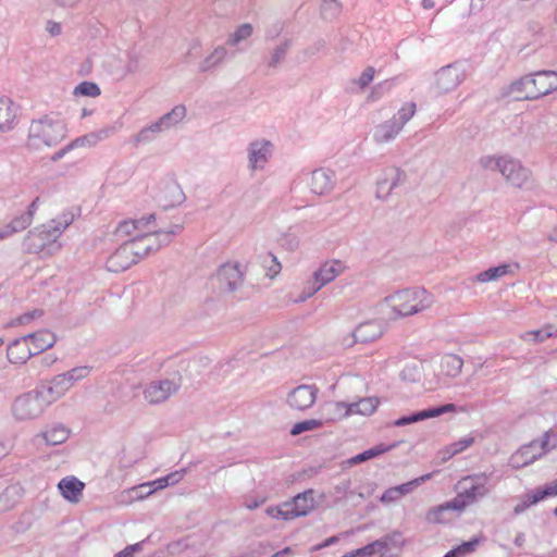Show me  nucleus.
<instances>
[{
    "label": "nucleus",
    "instance_id": "f257e3e1",
    "mask_svg": "<svg viewBox=\"0 0 557 557\" xmlns=\"http://www.w3.org/2000/svg\"><path fill=\"white\" fill-rule=\"evenodd\" d=\"M74 220V212L66 210L30 230L23 240L24 250L28 253H41L45 257L55 255L62 249L60 237Z\"/></svg>",
    "mask_w": 557,
    "mask_h": 557
},
{
    "label": "nucleus",
    "instance_id": "f03ea898",
    "mask_svg": "<svg viewBox=\"0 0 557 557\" xmlns=\"http://www.w3.org/2000/svg\"><path fill=\"white\" fill-rule=\"evenodd\" d=\"M67 134L65 122L55 114H47L30 122L26 147L38 151L61 143Z\"/></svg>",
    "mask_w": 557,
    "mask_h": 557
},
{
    "label": "nucleus",
    "instance_id": "7ed1b4c3",
    "mask_svg": "<svg viewBox=\"0 0 557 557\" xmlns=\"http://www.w3.org/2000/svg\"><path fill=\"white\" fill-rule=\"evenodd\" d=\"M384 301L395 317L405 318L428 310L434 298L424 288H406L386 296Z\"/></svg>",
    "mask_w": 557,
    "mask_h": 557
},
{
    "label": "nucleus",
    "instance_id": "20e7f679",
    "mask_svg": "<svg viewBox=\"0 0 557 557\" xmlns=\"http://www.w3.org/2000/svg\"><path fill=\"white\" fill-rule=\"evenodd\" d=\"M490 473L480 472L465 475L457 482V495L453 498V505L458 507V513L490 494Z\"/></svg>",
    "mask_w": 557,
    "mask_h": 557
},
{
    "label": "nucleus",
    "instance_id": "39448f33",
    "mask_svg": "<svg viewBox=\"0 0 557 557\" xmlns=\"http://www.w3.org/2000/svg\"><path fill=\"white\" fill-rule=\"evenodd\" d=\"M49 406L51 400H47L45 391L36 388L15 397L11 405V413L16 421H32L40 418Z\"/></svg>",
    "mask_w": 557,
    "mask_h": 557
},
{
    "label": "nucleus",
    "instance_id": "423d86ee",
    "mask_svg": "<svg viewBox=\"0 0 557 557\" xmlns=\"http://www.w3.org/2000/svg\"><path fill=\"white\" fill-rule=\"evenodd\" d=\"M556 445L557 437L550 432H545L541 440L532 441L512 454L509 459V465L515 469L529 466L547 451L555 448Z\"/></svg>",
    "mask_w": 557,
    "mask_h": 557
},
{
    "label": "nucleus",
    "instance_id": "0eeeda50",
    "mask_svg": "<svg viewBox=\"0 0 557 557\" xmlns=\"http://www.w3.org/2000/svg\"><path fill=\"white\" fill-rule=\"evenodd\" d=\"M314 508L313 491L308 490L296 495L292 500L278 506H270L265 512L273 519L292 520L308 515Z\"/></svg>",
    "mask_w": 557,
    "mask_h": 557
},
{
    "label": "nucleus",
    "instance_id": "6e6552de",
    "mask_svg": "<svg viewBox=\"0 0 557 557\" xmlns=\"http://www.w3.org/2000/svg\"><path fill=\"white\" fill-rule=\"evenodd\" d=\"M182 382V375L178 372L151 381L144 387V399L152 406L163 404L180 391Z\"/></svg>",
    "mask_w": 557,
    "mask_h": 557
},
{
    "label": "nucleus",
    "instance_id": "1a4fd4ad",
    "mask_svg": "<svg viewBox=\"0 0 557 557\" xmlns=\"http://www.w3.org/2000/svg\"><path fill=\"white\" fill-rule=\"evenodd\" d=\"M467 75V65L465 63H450L442 66L434 73L432 88L438 95L451 92L466 81Z\"/></svg>",
    "mask_w": 557,
    "mask_h": 557
},
{
    "label": "nucleus",
    "instance_id": "9d476101",
    "mask_svg": "<svg viewBox=\"0 0 557 557\" xmlns=\"http://www.w3.org/2000/svg\"><path fill=\"white\" fill-rule=\"evenodd\" d=\"M498 172L505 182L515 188L522 189L533 185L532 171L511 156L503 154Z\"/></svg>",
    "mask_w": 557,
    "mask_h": 557
},
{
    "label": "nucleus",
    "instance_id": "9b49d317",
    "mask_svg": "<svg viewBox=\"0 0 557 557\" xmlns=\"http://www.w3.org/2000/svg\"><path fill=\"white\" fill-rule=\"evenodd\" d=\"M247 168L250 172L265 170L273 157L274 145L267 138H255L247 146Z\"/></svg>",
    "mask_w": 557,
    "mask_h": 557
},
{
    "label": "nucleus",
    "instance_id": "f8f14e48",
    "mask_svg": "<svg viewBox=\"0 0 557 557\" xmlns=\"http://www.w3.org/2000/svg\"><path fill=\"white\" fill-rule=\"evenodd\" d=\"M406 177V172L397 166L383 169L376 180V197L387 199L394 189L405 183Z\"/></svg>",
    "mask_w": 557,
    "mask_h": 557
},
{
    "label": "nucleus",
    "instance_id": "ddd939ff",
    "mask_svg": "<svg viewBox=\"0 0 557 557\" xmlns=\"http://www.w3.org/2000/svg\"><path fill=\"white\" fill-rule=\"evenodd\" d=\"M347 265L339 259H329L323 261L312 273L311 283L320 290L325 285L344 274Z\"/></svg>",
    "mask_w": 557,
    "mask_h": 557
},
{
    "label": "nucleus",
    "instance_id": "4468645a",
    "mask_svg": "<svg viewBox=\"0 0 557 557\" xmlns=\"http://www.w3.org/2000/svg\"><path fill=\"white\" fill-rule=\"evenodd\" d=\"M182 228V225L173 224L166 230H154L151 224H148L141 235L149 253L159 250L162 246L169 245Z\"/></svg>",
    "mask_w": 557,
    "mask_h": 557
},
{
    "label": "nucleus",
    "instance_id": "2eb2a0df",
    "mask_svg": "<svg viewBox=\"0 0 557 557\" xmlns=\"http://www.w3.org/2000/svg\"><path fill=\"white\" fill-rule=\"evenodd\" d=\"M385 331L383 321L370 320L360 323L350 334L349 339H344V344L351 346L355 343H370L380 338Z\"/></svg>",
    "mask_w": 557,
    "mask_h": 557
},
{
    "label": "nucleus",
    "instance_id": "dca6fc26",
    "mask_svg": "<svg viewBox=\"0 0 557 557\" xmlns=\"http://www.w3.org/2000/svg\"><path fill=\"white\" fill-rule=\"evenodd\" d=\"M317 396L318 388L314 385L302 384L288 393L286 403L293 410L305 411L313 406Z\"/></svg>",
    "mask_w": 557,
    "mask_h": 557
},
{
    "label": "nucleus",
    "instance_id": "f3484780",
    "mask_svg": "<svg viewBox=\"0 0 557 557\" xmlns=\"http://www.w3.org/2000/svg\"><path fill=\"white\" fill-rule=\"evenodd\" d=\"M215 278L221 288L227 292H234L243 284V272L238 264L225 263L219 268Z\"/></svg>",
    "mask_w": 557,
    "mask_h": 557
},
{
    "label": "nucleus",
    "instance_id": "a211bd4d",
    "mask_svg": "<svg viewBox=\"0 0 557 557\" xmlns=\"http://www.w3.org/2000/svg\"><path fill=\"white\" fill-rule=\"evenodd\" d=\"M335 186V173L325 168L312 171L309 180V187L315 195H326Z\"/></svg>",
    "mask_w": 557,
    "mask_h": 557
},
{
    "label": "nucleus",
    "instance_id": "6ab92c4d",
    "mask_svg": "<svg viewBox=\"0 0 557 557\" xmlns=\"http://www.w3.org/2000/svg\"><path fill=\"white\" fill-rule=\"evenodd\" d=\"M449 412H457V406L454 404H446L440 407L421 410L412 414L404 416L397 419L396 421H394L393 425L405 426L411 423H416L430 418H435Z\"/></svg>",
    "mask_w": 557,
    "mask_h": 557
},
{
    "label": "nucleus",
    "instance_id": "aec40b11",
    "mask_svg": "<svg viewBox=\"0 0 557 557\" xmlns=\"http://www.w3.org/2000/svg\"><path fill=\"white\" fill-rule=\"evenodd\" d=\"M133 251L123 243L107 260V269L110 272L119 273L127 270L136 263Z\"/></svg>",
    "mask_w": 557,
    "mask_h": 557
},
{
    "label": "nucleus",
    "instance_id": "412c9836",
    "mask_svg": "<svg viewBox=\"0 0 557 557\" xmlns=\"http://www.w3.org/2000/svg\"><path fill=\"white\" fill-rule=\"evenodd\" d=\"M519 269H520V265L517 262L502 263L497 267H492L485 271L478 273L475 276H473L472 282H479V283L495 282V281H498L508 275L509 276L516 275L518 273Z\"/></svg>",
    "mask_w": 557,
    "mask_h": 557
},
{
    "label": "nucleus",
    "instance_id": "4be33fe9",
    "mask_svg": "<svg viewBox=\"0 0 557 557\" xmlns=\"http://www.w3.org/2000/svg\"><path fill=\"white\" fill-rule=\"evenodd\" d=\"M154 220L156 215L149 214L148 216H144L137 220L123 221L117 225L115 234L121 239L126 237L134 238L136 233L143 234V232L146 230V226H148V224H152Z\"/></svg>",
    "mask_w": 557,
    "mask_h": 557
},
{
    "label": "nucleus",
    "instance_id": "5701e85b",
    "mask_svg": "<svg viewBox=\"0 0 557 557\" xmlns=\"http://www.w3.org/2000/svg\"><path fill=\"white\" fill-rule=\"evenodd\" d=\"M7 356L11 363L23 364L32 356H35V352L26 336H23L9 345Z\"/></svg>",
    "mask_w": 557,
    "mask_h": 557
},
{
    "label": "nucleus",
    "instance_id": "b1692460",
    "mask_svg": "<svg viewBox=\"0 0 557 557\" xmlns=\"http://www.w3.org/2000/svg\"><path fill=\"white\" fill-rule=\"evenodd\" d=\"M154 493L151 481L141 483L139 485L133 486L131 488L122 491L116 496V502L119 505H131L134 502L143 500Z\"/></svg>",
    "mask_w": 557,
    "mask_h": 557
},
{
    "label": "nucleus",
    "instance_id": "393cba45",
    "mask_svg": "<svg viewBox=\"0 0 557 557\" xmlns=\"http://www.w3.org/2000/svg\"><path fill=\"white\" fill-rule=\"evenodd\" d=\"M58 487L66 500L75 504L79 502L85 484L76 476H65L59 482Z\"/></svg>",
    "mask_w": 557,
    "mask_h": 557
},
{
    "label": "nucleus",
    "instance_id": "a878e982",
    "mask_svg": "<svg viewBox=\"0 0 557 557\" xmlns=\"http://www.w3.org/2000/svg\"><path fill=\"white\" fill-rule=\"evenodd\" d=\"M72 387L66 381L65 375L63 373L54 375L46 386L39 388L40 391H45V395L47 400H51V405L62 398Z\"/></svg>",
    "mask_w": 557,
    "mask_h": 557
},
{
    "label": "nucleus",
    "instance_id": "bb28decb",
    "mask_svg": "<svg viewBox=\"0 0 557 557\" xmlns=\"http://www.w3.org/2000/svg\"><path fill=\"white\" fill-rule=\"evenodd\" d=\"M463 360L454 354H447L441 358L438 376L443 379H454L461 372Z\"/></svg>",
    "mask_w": 557,
    "mask_h": 557
},
{
    "label": "nucleus",
    "instance_id": "cd10ccee",
    "mask_svg": "<svg viewBox=\"0 0 557 557\" xmlns=\"http://www.w3.org/2000/svg\"><path fill=\"white\" fill-rule=\"evenodd\" d=\"M401 127L393 119H389L377 126L373 132V139L376 144H387L394 140L401 132Z\"/></svg>",
    "mask_w": 557,
    "mask_h": 557
},
{
    "label": "nucleus",
    "instance_id": "c85d7f7f",
    "mask_svg": "<svg viewBox=\"0 0 557 557\" xmlns=\"http://www.w3.org/2000/svg\"><path fill=\"white\" fill-rule=\"evenodd\" d=\"M322 414L324 423L338 421L351 416V408L343 401H330L322 407Z\"/></svg>",
    "mask_w": 557,
    "mask_h": 557
},
{
    "label": "nucleus",
    "instance_id": "c756f323",
    "mask_svg": "<svg viewBox=\"0 0 557 557\" xmlns=\"http://www.w3.org/2000/svg\"><path fill=\"white\" fill-rule=\"evenodd\" d=\"M35 355L51 348L55 343V336L49 331H39L26 335Z\"/></svg>",
    "mask_w": 557,
    "mask_h": 557
},
{
    "label": "nucleus",
    "instance_id": "7c9ffc66",
    "mask_svg": "<svg viewBox=\"0 0 557 557\" xmlns=\"http://www.w3.org/2000/svg\"><path fill=\"white\" fill-rule=\"evenodd\" d=\"M458 512V507L453 505V499L431 508L426 513V520L433 523H447L451 520L449 512Z\"/></svg>",
    "mask_w": 557,
    "mask_h": 557
},
{
    "label": "nucleus",
    "instance_id": "2f4dec72",
    "mask_svg": "<svg viewBox=\"0 0 557 557\" xmlns=\"http://www.w3.org/2000/svg\"><path fill=\"white\" fill-rule=\"evenodd\" d=\"M16 116L14 103L7 98H0V131L8 132L13 128Z\"/></svg>",
    "mask_w": 557,
    "mask_h": 557
},
{
    "label": "nucleus",
    "instance_id": "473e14b6",
    "mask_svg": "<svg viewBox=\"0 0 557 557\" xmlns=\"http://www.w3.org/2000/svg\"><path fill=\"white\" fill-rule=\"evenodd\" d=\"M540 98L557 90V71L536 72Z\"/></svg>",
    "mask_w": 557,
    "mask_h": 557
},
{
    "label": "nucleus",
    "instance_id": "72a5a7b5",
    "mask_svg": "<svg viewBox=\"0 0 557 557\" xmlns=\"http://www.w3.org/2000/svg\"><path fill=\"white\" fill-rule=\"evenodd\" d=\"M293 46V39L285 38L277 44L271 52L270 59L267 62L268 67L276 69L286 58L288 51Z\"/></svg>",
    "mask_w": 557,
    "mask_h": 557
},
{
    "label": "nucleus",
    "instance_id": "f704fd0d",
    "mask_svg": "<svg viewBox=\"0 0 557 557\" xmlns=\"http://www.w3.org/2000/svg\"><path fill=\"white\" fill-rule=\"evenodd\" d=\"M227 57V50L223 46H218L199 64L200 72H209L220 65Z\"/></svg>",
    "mask_w": 557,
    "mask_h": 557
},
{
    "label": "nucleus",
    "instance_id": "c9c22d12",
    "mask_svg": "<svg viewBox=\"0 0 557 557\" xmlns=\"http://www.w3.org/2000/svg\"><path fill=\"white\" fill-rule=\"evenodd\" d=\"M348 406L351 408V416H371L379 407V399L376 397H364L356 403L348 404Z\"/></svg>",
    "mask_w": 557,
    "mask_h": 557
},
{
    "label": "nucleus",
    "instance_id": "e433bc0d",
    "mask_svg": "<svg viewBox=\"0 0 557 557\" xmlns=\"http://www.w3.org/2000/svg\"><path fill=\"white\" fill-rule=\"evenodd\" d=\"M69 429L62 424H57L45 431L40 436L48 445L55 446L64 443L69 438Z\"/></svg>",
    "mask_w": 557,
    "mask_h": 557
},
{
    "label": "nucleus",
    "instance_id": "4c0bfd02",
    "mask_svg": "<svg viewBox=\"0 0 557 557\" xmlns=\"http://www.w3.org/2000/svg\"><path fill=\"white\" fill-rule=\"evenodd\" d=\"M393 447H395V445H384V444H380V445H376L370 449H367L351 458H349L346 462L349 465V466H355V465H358V463H361V462H364L367 460H370L372 458H375L386 451H389Z\"/></svg>",
    "mask_w": 557,
    "mask_h": 557
},
{
    "label": "nucleus",
    "instance_id": "58836bf2",
    "mask_svg": "<svg viewBox=\"0 0 557 557\" xmlns=\"http://www.w3.org/2000/svg\"><path fill=\"white\" fill-rule=\"evenodd\" d=\"M186 116V108L183 104L175 106L170 112L163 114L159 120L163 125L164 129L168 131L180 122L184 120Z\"/></svg>",
    "mask_w": 557,
    "mask_h": 557
},
{
    "label": "nucleus",
    "instance_id": "ea45409f",
    "mask_svg": "<svg viewBox=\"0 0 557 557\" xmlns=\"http://www.w3.org/2000/svg\"><path fill=\"white\" fill-rule=\"evenodd\" d=\"M253 33V27L249 23H244L239 25L226 39V45L235 47L238 46L242 41L247 40L251 37Z\"/></svg>",
    "mask_w": 557,
    "mask_h": 557
},
{
    "label": "nucleus",
    "instance_id": "a19ab883",
    "mask_svg": "<svg viewBox=\"0 0 557 557\" xmlns=\"http://www.w3.org/2000/svg\"><path fill=\"white\" fill-rule=\"evenodd\" d=\"M127 247H129L133 251V257H135L136 263L149 255L148 249L146 248V244L141 234L134 235V238H129L126 242Z\"/></svg>",
    "mask_w": 557,
    "mask_h": 557
},
{
    "label": "nucleus",
    "instance_id": "79ce46f5",
    "mask_svg": "<svg viewBox=\"0 0 557 557\" xmlns=\"http://www.w3.org/2000/svg\"><path fill=\"white\" fill-rule=\"evenodd\" d=\"M185 475V470H177L165 476L151 481L154 492L177 484Z\"/></svg>",
    "mask_w": 557,
    "mask_h": 557
},
{
    "label": "nucleus",
    "instance_id": "37998d69",
    "mask_svg": "<svg viewBox=\"0 0 557 557\" xmlns=\"http://www.w3.org/2000/svg\"><path fill=\"white\" fill-rule=\"evenodd\" d=\"M324 421L322 419H308L295 423L290 429V434L297 436L304 432H309L322 428Z\"/></svg>",
    "mask_w": 557,
    "mask_h": 557
},
{
    "label": "nucleus",
    "instance_id": "c03bdc74",
    "mask_svg": "<svg viewBox=\"0 0 557 557\" xmlns=\"http://www.w3.org/2000/svg\"><path fill=\"white\" fill-rule=\"evenodd\" d=\"M472 444H473V437H471V436H466L463 438H460L459 441L448 445L444 449V451H443L444 453L443 459L447 460V459L451 458L453 456H455V455L463 451L468 447H470Z\"/></svg>",
    "mask_w": 557,
    "mask_h": 557
},
{
    "label": "nucleus",
    "instance_id": "a18cd8bd",
    "mask_svg": "<svg viewBox=\"0 0 557 557\" xmlns=\"http://www.w3.org/2000/svg\"><path fill=\"white\" fill-rule=\"evenodd\" d=\"M480 542L481 539L478 537H474L468 542H463L461 545L449 550L444 557H463L468 554L473 553L476 549Z\"/></svg>",
    "mask_w": 557,
    "mask_h": 557
},
{
    "label": "nucleus",
    "instance_id": "49530a36",
    "mask_svg": "<svg viewBox=\"0 0 557 557\" xmlns=\"http://www.w3.org/2000/svg\"><path fill=\"white\" fill-rule=\"evenodd\" d=\"M90 371L91 367L81 366L64 372L63 375H65V379L66 381H69L70 386L73 387L75 383L87 377L90 374Z\"/></svg>",
    "mask_w": 557,
    "mask_h": 557
},
{
    "label": "nucleus",
    "instance_id": "de8ad7c7",
    "mask_svg": "<svg viewBox=\"0 0 557 557\" xmlns=\"http://www.w3.org/2000/svg\"><path fill=\"white\" fill-rule=\"evenodd\" d=\"M414 113L416 103L407 102L397 111V113L392 119L396 121V123L399 124L401 128H404L405 124L414 115Z\"/></svg>",
    "mask_w": 557,
    "mask_h": 557
},
{
    "label": "nucleus",
    "instance_id": "09e8293b",
    "mask_svg": "<svg viewBox=\"0 0 557 557\" xmlns=\"http://www.w3.org/2000/svg\"><path fill=\"white\" fill-rule=\"evenodd\" d=\"M342 11V5L338 0H322L321 14L325 20H333Z\"/></svg>",
    "mask_w": 557,
    "mask_h": 557
},
{
    "label": "nucleus",
    "instance_id": "8fccbe9b",
    "mask_svg": "<svg viewBox=\"0 0 557 557\" xmlns=\"http://www.w3.org/2000/svg\"><path fill=\"white\" fill-rule=\"evenodd\" d=\"M432 478V473L423 474L412 481L395 486L399 497L410 494L414 488Z\"/></svg>",
    "mask_w": 557,
    "mask_h": 557
},
{
    "label": "nucleus",
    "instance_id": "3c124183",
    "mask_svg": "<svg viewBox=\"0 0 557 557\" xmlns=\"http://www.w3.org/2000/svg\"><path fill=\"white\" fill-rule=\"evenodd\" d=\"M508 95L516 100H528L527 99V83L524 76L512 82L509 85Z\"/></svg>",
    "mask_w": 557,
    "mask_h": 557
},
{
    "label": "nucleus",
    "instance_id": "603ef678",
    "mask_svg": "<svg viewBox=\"0 0 557 557\" xmlns=\"http://www.w3.org/2000/svg\"><path fill=\"white\" fill-rule=\"evenodd\" d=\"M421 375V367L416 362L406 364L400 373L401 379L408 382H418Z\"/></svg>",
    "mask_w": 557,
    "mask_h": 557
},
{
    "label": "nucleus",
    "instance_id": "864d4df0",
    "mask_svg": "<svg viewBox=\"0 0 557 557\" xmlns=\"http://www.w3.org/2000/svg\"><path fill=\"white\" fill-rule=\"evenodd\" d=\"M382 541L386 543V549L388 553H391L394 549L400 550L405 543L401 533L397 531H394L383 536Z\"/></svg>",
    "mask_w": 557,
    "mask_h": 557
},
{
    "label": "nucleus",
    "instance_id": "5fc2aeb1",
    "mask_svg": "<svg viewBox=\"0 0 557 557\" xmlns=\"http://www.w3.org/2000/svg\"><path fill=\"white\" fill-rule=\"evenodd\" d=\"M503 161V154L502 156H482L478 163L483 170L488 171H498L500 168V163Z\"/></svg>",
    "mask_w": 557,
    "mask_h": 557
},
{
    "label": "nucleus",
    "instance_id": "6e6d98bb",
    "mask_svg": "<svg viewBox=\"0 0 557 557\" xmlns=\"http://www.w3.org/2000/svg\"><path fill=\"white\" fill-rule=\"evenodd\" d=\"M375 70L372 66H368L357 78L351 81L352 85L359 87L360 90L368 87L374 78Z\"/></svg>",
    "mask_w": 557,
    "mask_h": 557
},
{
    "label": "nucleus",
    "instance_id": "4d7b16f0",
    "mask_svg": "<svg viewBox=\"0 0 557 557\" xmlns=\"http://www.w3.org/2000/svg\"><path fill=\"white\" fill-rule=\"evenodd\" d=\"M553 336L550 327L527 332L522 335V338L527 342L542 343L545 339Z\"/></svg>",
    "mask_w": 557,
    "mask_h": 557
},
{
    "label": "nucleus",
    "instance_id": "13d9d810",
    "mask_svg": "<svg viewBox=\"0 0 557 557\" xmlns=\"http://www.w3.org/2000/svg\"><path fill=\"white\" fill-rule=\"evenodd\" d=\"M166 189L171 194V199H169V200L165 199V203H164L165 207H173L183 201L184 194L177 184L170 183L166 185Z\"/></svg>",
    "mask_w": 557,
    "mask_h": 557
},
{
    "label": "nucleus",
    "instance_id": "bf43d9fd",
    "mask_svg": "<svg viewBox=\"0 0 557 557\" xmlns=\"http://www.w3.org/2000/svg\"><path fill=\"white\" fill-rule=\"evenodd\" d=\"M74 92L76 95L97 97L100 95L101 91L97 84L91 82H83L75 88Z\"/></svg>",
    "mask_w": 557,
    "mask_h": 557
},
{
    "label": "nucleus",
    "instance_id": "052dcab7",
    "mask_svg": "<svg viewBox=\"0 0 557 557\" xmlns=\"http://www.w3.org/2000/svg\"><path fill=\"white\" fill-rule=\"evenodd\" d=\"M524 78H525V83H527V99L528 100L539 99L540 95H539L536 73L531 74V75H525Z\"/></svg>",
    "mask_w": 557,
    "mask_h": 557
},
{
    "label": "nucleus",
    "instance_id": "680f3d73",
    "mask_svg": "<svg viewBox=\"0 0 557 557\" xmlns=\"http://www.w3.org/2000/svg\"><path fill=\"white\" fill-rule=\"evenodd\" d=\"M32 223L33 221L29 219V214L22 213L15 216L9 224L14 233H18L26 230Z\"/></svg>",
    "mask_w": 557,
    "mask_h": 557
},
{
    "label": "nucleus",
    "instance_id": "e2e57ef3",
    "mask_svg": "<svg viewBox=\"0 0 557 557\" xmlns=\"http://www.w3.org/2000/svg\"><path fill=\"white\" fill-rule=\"evenodd\" d=\"M122 127V124L115 123L112 125H107L100 129L94 131L97 136L98 141H102L108 139L109 137L115 135Z\"/></svg>",
    "mask_w": 557,
    "mask_h": 557
},
{
    "label": "nucleus",
    "instance_id": "0e129e2a",
    "mask_svg": "<svg viewBox=\"0 0 557 557\" xmlns=\"http://www.w3.org/2000/svg\"><path fill=\"white\" fill-rule=\"evenodd\" d=\"M98 144H99V141L94 132H90L86 135L77 137L73 140V146H75V148L95 147Z\"/></svg>",
    "mask_w": 557,
    "mask_h": 557
},
{
    "label": "nucleus",
    "instance_id": "69168bd1",
    "mask_svg": "<svg viewBox=\"0 0 557 557\" xmlns=\"http://www.w3.org/2000/svg\"><path fill=\"white\" fill-rule=\"evenodd\" d=\"M268 260L270 261V264L267 265V275L271 278H273L274 276H276L281 270H282V265L280 263V261L277 260V258L272 255V253H268L265 256V259H264V264H267Z\"/></svg>",
    "mask_w": 557,
    "mask_h": 557
},
{
    "label": "nucleus",
    "instance_id": "338daca9",
    "mask_svg": "<svg viewBox=\"0 0 557 557\" xmlns=\"http://www.w3.org/2000/svg\"><path fill=\"white\" fill-rule=\"evenodd\" d=\"M42 315V310L35 309L33 311L25 312L17 317L13 322L12 325H23L29 323L32 320L40 318Z\"/></svg>",
    "mask_w": 557,
    "mask_h": 557
},
{
    "label": "nucleus",
    "instance_id": "774afa93",
    "mask_svg": "<svg viewBox=\"0 0 557 557\" xmlns=\"http://www.w3.org/2000/svg\"><path fill=\"white\" fill-rule=\"evenodd\" d=\"M154 139L153 135L149 132L148 127H143L137 134L132 137L135 146L150 143Z\"/></svg>",
    "mask_w": 557,
    "mask_h": 557
}]
</instances>
